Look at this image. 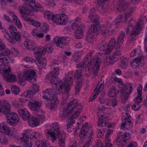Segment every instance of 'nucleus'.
Listing matches in <instances>:
<instances>
[{"label":"nucleus","instance_id":"nucleus-59","mask_svg":"<svg viewBox=\"0 0 147 147\" xmlns=\"http://www.w3.org/2000/svg\"><path fill=\"white\" fill-rule=\"evenodd\" d=\"M121 52L120 50H117L114 53L112 56L115 58L116 57L117 59L121 55Z\"/></svg>","mask_w":147,"mask_h":147},{"label":"nucleus","instance_id":"nucleus-28","mask_svg":"<svg viewBox=\"0 0 147 147\" xmlns=\"http://www.w3.org/2000/svg\"><path fill=\"white\" fill-rule=\"evenodd\" d=\"M142 55L139 56L138 57L134 59L131 62H130V65L133 68L136 69L139 67L142 59Z\"/></svg>","mask_w":147,"mask_h":147},{"label":"nucleus","instance_id":"nucleus-62","mask_svg":"<svg viewBox=\"0 0 147 147\" xmlns=\"http://www.w3.org/2000/svg\"><path fill=\"white\" fill-rule=\"evenodd\" d=\"M109 64L111 65L115 63L117 60L116 57L115 58V57L113 56L109 58Z\"/></svg>","mask_w":147,"mask_h":147},{"label":"nucleus","instance_id":"nucleus-25","mask_svg":"<svg viewBox=\"0 0 147 147\" xmlns=\"http://www.w3.org/2000/svg\"><path fill=\"white\" fill-rule=\"evenodd\" d=\"M24 44L25 47L28 49L33 51L36 50L38 48L37 47H36L34 42L31 40H27L24 42Z\"/></svg>","mask_w":147,"mask_h":147},{"label":"nucleus","instance_id":"nucleus-40","mask_svg":"<svg viewBox=\"0 0 147 147\" xmlns=\"http://www.w3.org/2000/svg\"><path fill=\"white\" fill-rule=\"evenodd\" d=\"M82 52L76 51L73 55V60L75 62H78L79 59L80 58L81 56L82 55Z\"/></svg>","mask_w":147,"mask_h":147},{"label":"nucleus","instance_id":"nucleus-30","mask_svg":"<svg viewBox=\"0 0 147 147\" xmlns=\"http://www.w3.org/2000/svg\"><path fill=\"white\" fill-rule=\"evenodd\" d=\"M87 123H85L82 126L79 136L81 138H84L87 134V132H89V128L87 127L86 125Z\"/></svg>","mask_w":147,"mask_h":147},{"label":"nucleus","instance_id":"nucleus-18","mask_svg":"<svg viewBox=\"0 0 147 147\" xmlns=\"http://www.w3.org/2000/svg\"><path fill=\"white\" fill-rule=\"evenodd\" d=\"M104 84L102 83H100L99 82L96 86V88L93 93V95L91 96L89 99V100L92 101L101 92L102 90L103 89Z\"/></svg>","mask_w":147,"mask_h":147},{"label":"nucleus","instance_id":"nucleus-34","mask_svg":"<svg viewBox=\"0 0 147 147\" xmlns=\"http://www.w3.org/2000/svg\"><path fill=\"white\" fill-rule=\"evenodd\" d=\"M73 74L72 73L70 72L66 75L65 79H64V83L68 84L69 87V84L72 83L73 80L72 78L73 76Z\"/></svg>","mask_w":147,"mask_h":147},{"label":"nucleus","instance_id":"nucleus-44","mask_svg":"<svg viewBox=\"0 0 147 147\" xmlns=\"http://www.w3.org/2000/svg\"><path fill=\"white\" fill-rule=\"evenodd\" d=\"M101 33L103 36L106 37L109 34V30L107 28L103 27L101 30Z\"/></svg>","mask_w":147,"mask_h":147},{"label":"nucleus","instance_id":"nucleus-33","mask_svg":"<svg viewBox=\"0 0 147 147\" xmlns=\"http://www.w3.org/2000/svg\"><path fill=\"white\" fill-rule=\"evenodd\" d=\"M51 99V104L49 106L50 110H54L57 107V104L58 103L59 99L56 97H54Z\"/></svg>","mask_w":147,"mask_h":147},{"label":"nucleus","instance_id":"nucleus-4","mask_svg":"<svg viewBox=\"0 0 147 147\" xmlns=\"http://www.w3.org/2000/svg\"><path fill=\"white\" fill-rule=\"evenodd\" d=\"M50 81L52 84H55L59 88V89H57L56 92L57 94H59L62 92V90L64 88V93L67 94L69 92L70 90V87L69 86V84L66 83H64L60 78L57 77H51L50 79Z\"/></svg>","mask_w":147,"mask_h":147},{"label":"nucleus","instance_id":"nucleus-52","mask_svg":"<svg viewBox=\"0 0 147 147\" xmlns=\"http://www.w3.org/2000/svg\"><path fill=\"white\" fill-rule=\"evenodd\" d=\"M12 36L14 39L17 41H20L21 40V36L20 35L19 33L18 32L12 34Z\"/></svg>","mask_w":147,"mask_h":147},{"label":"nucleus","instance_id":"nucleus-43","mask_svg":"<svg viewBox=\"0 0 147 147\" xmlns=\"http://www.w3.org/2000/svg\"><path fill=\"white\" fill-rule=\"evenodd\" d=\"M119 93V92L117 90L113 89L109 92L108 95L110 97H113L116 96Z\"/></svg>","mask_w":147,"mask_h":147},{"label":"nucleus","instance_id":"nucleus-19","mask_svg":"<svg viewBox=\"0 0 147 147\" xmlns=\"http://www.w3.org/2000/svg\"><path fill=\"white\" fill-rule=\"evenodd\" d=\"M122 19V16L120 15L118 16L115 20L112 23L110 26V28H111L112 31H115L117 26L120 24H122L123 22H122L121 20Z\"/></svg>","mask_w":147,"mask_h":147},{"label":"nucleus","instance_id":"nucleus-32","mask_svg":"<svg viewBox=\"0 0 147 147\" xmlns=\"http://www.w3.org/2000/svg\"><path fill=\"white\" fill-rule=\"evenodd\" d=\"M142 86L141 85H140L137 89L138 95L136 97L135 100V103L137 104H139L142 101Z\"/></svg>","mask_w":147,"mask_h":147},{"label":"nucleus","instance_id":"nucleus-55","mask_svg":"<svg viewBox=\"0 0 147 147\" xmlns=\"http://www.w3.org/2000/svg\"><path fill=\"white\" fill-rule=\"evenodd\" d=\"M127 140L125 139V138H124L123 139L122 138L121 140V141H119V143L117 144V145L121 147L124 146L126 144V142Z\"/></svg>","mask_w":147,"mask_h":147},{"label":"nucleus","instance_id":"nucleus-47","mask_svg":"<svg viewBox=\"0 0 147 147\" xmlns=\"http://www.w3.org/2000/svg\"><path fill=\"white\" fill-rule=\"evenodd\" d=\"M57 134L59 140H64L65 138V134L64 132L63 131H61L56 133Z\"/></svg>","mask_w":147,"mask_h":147},{"label":"nucleus","instance_id":"nucleus-49","mask_svg":"<svg viewBox=\"0 0 147 147\" xmlns=\"http://www.w3.org/2000/svg\"><path fill=\"white\" fill-rule=\"evenodd\" d=\"M1 52L5 56H8L11 53L10 50L6 47L3 49Z\"/></svg>","mask_w":147,"mask_h":147},{"label":"nucleus","instance_id":"nucleus-36","mask_svg":"<svg viewBox=\"0 0 147 147\" xmlns=\"http://www.w3.org/2000/svg\"><path fill=\"white\" fill-rule=\"evenodd\" d=\"M121 63L120 67L121 68L124 69H126L128 66V61L126 57L124 56H122L120 58Z\"/></svg>","mask_w":147,"mask_h":147},{"label":"nucleus","instance_id":"nucleus-23","mask_svg":"<svg viewBox=\"0 0 147 147\" xmlns=\"http://www.w3.org/2000/svg\"><path fill=\"white\" fill-rule=\"evenodd\" d=\"M115 38L113 37L111 38L107 45V48H105L104 53L105 54L108 55L111 52L112 50L115 48Z\"/></svg>","mask_w":147,"mask_h":147},{"label":"nucleus","instance_id":"nucleus-56","mask_svg":"<svg viewBox=\"0 0 147 147\" xmlns=\"http://www.w3.org/2000/svg\"><path fill=\"white\" fill-rule=\"evenodd\" d=\"M43 26L42 28V30L44 33H47L48 30H49V28L47 24L46 23L43 24Z\"/></svg>","mask_w":147,"mask_h":147},{"label":"nucleus","instance_id":"nucleus-2","mask_svg":"<svg viewBox=\"0 0 147 147\" xmlns=\"http://www.w3.org/2000/svg\"><path fill=\"white\" fill-rule=\"evenodd\" d=\"M11 105L8 102L4 101L0 103V112L7 115V122L10 125H16L19 121L16 113L11 112Z\"/></svg>","mask_w":147,"mask_h":147},{"label":"nucleus","instance_id":"nucleus-11","mask_svg":"<svg viewBox=\"0 0 147 147\" xmlns=\"http://www.w3.org/2000/svg\"><path fill=\"white\" fill-rule=\"evenodd\" d=\"M101 61V59L98 57L96 59L95 58L90 61L89 67L93 69L92 71L93 72V75L94 77L98 75Z\"/></svg>","mask_w":147,"mask_h":147},{"label":"nucleus","instance_id":"nucleus-8","mask_svg":"<svg viewBox=\"0 0 147 147\" xmlns=\"http://www.w3.org/2000/svg\"><path fill=\"white\" fill-rule=\"evenodd\" d=\"M3 68H2V66H0V73L3 74V77L6 81L8 82H14L16 80V76L13 74H10L11 68L9 66H6L4 65Z\"/></svg>","mask_w":147,"mask_h":147},{"label":"nucleus","instance_id":"nucleus-39","mask_svg":"<svg viewBox=\"0 0 147 147\" xmlns=\"http://www.w3.org/2000/svg\"><path fill=\"white\" fill-rule=\"evenodd\" d=\"M34 94V92L31 90H29L28 91H26L22 95V97L26 98H29L32 96Z\"/></svg>","mask_w":147,"mask_h":147},{"label":"nucleus","instance_id":"nucleus-46","mask_svg":"<svg viewBox=\"0 0 147 147\" xmlns=\"http://www.w3.org/2000/svg\"><path fill=\"white\" fill-rule=\"evenodd\" d=\"M40 137V134L38 132H33L30 135V139L33 140H35L38 139Z\"/></svg>","mask_w":147,"mask_h":147},{"label":"nucleus","instance_id":"nucleus-24","mask_svg":"<svg viewBox=\"0 0 147 147\" xmlns=\"http://www.w3.org/2000/svg\"><path fill=\"white\" fill-rule=\"evenodd\" d=\"M37 51L34 52L35 57L37 61L39 60H41L42 58L41 56L42 55L45 54L46 50L45 48L41 47L40 48L37 49Z\"/></svg>","mask_w":147,"mask_h":147},{"label":"nucleus","instance_id":"nucleus-41","mask_svg":"<svg viewBox=\"0 0 147 147\" xmlns=\"http://www.w3.org/2000/svg\"><path fill=\"white\" fill-rule=\"evenodd\" d=\"M45 16L48 20H52L53 21V19L54 18V16L53 13L49 11H46L44 13Z\"/></svg>","mask_w":147,"mask_h":147},{"label":"nucleus","instance_id":"nucleus-10","mask_svg":"<svg viewBox=\"0 0 147 147\" xmlns=\"http://www.w3.org/2000/svg\"><path fill=\"white\" fill-rule=\"evenodd\" d=\"M132 89V86L130 83L126 84L124 85L121 91L122 101L123 102L125 100L128 99Z\"/></svg>","mask_w":147,"mask_h":147},{"label":"nucleus","instance_id":"nucleus-21","mask_svg":"<svg viewBox=\"0 0 147 147\" xmlns=\"http://www.w3.org/2000/svg\"><path fill=\"white\" fill-rule=\"evenodd\" d=\"M0 132L9 136H12V134H10V130L9 127L5 124L4 122L0 123Z\"/></svg>","mask_w":147,"mask_h":147},{"label":"nucleus","instance_id":"nucleus-12","mask_svg":"<svg viewBox=\"0 0 147 147\" xmlns=\"http://www.w3.org/2000/svg\"><path fill=\"white\" fill-rule=\"evenodd\" d=\"M27 4L28 7L32 9L34 11L42 12L44 9L43 7L39 3L35 2V0H22Z\"/></svg>","mask_w":147,"mask_h":147},{"label":"nucleus","instance_id":"nucleus-42","mask_svg":"<svg viewBox=\"0 0 147 147\" xmlns=\"http://www.w3.org/2000/svg\"><path fill=\"white\" fill-rule=\"evenodd\" d=\"M12 18L13 19L14 22L16 25L19 28H22V26L20 22V20L18 19L17 16L16 15H13Z\"/></svg>","mask_w":147,"mask_h":147},{"label":"nucleus","instance_id":"nucleus-38","mask_svg":"<svg viewBox=\"0 0 147 147\" xmlns=\"http://www.w3.org/2000/svg\"><path fill=\"white\" fill-rule=\"evenodd\" d=\"M60 129L59 126L56 123H53L51 125L50 129L55 133L57 132Z\"/></svg>","mask_w":147,"mask_h":147},{"label":"nucleus","instance_id":"nucleus-60","mask_svg":"<svg viewBox=\"0 0 147 147\" xmlns=\"http://www.w3.org/2000/svg\"><path fill=\"white\" fill-rule=\"evenodd\" d=\"M47 133L48 134H49L51 136V140L53 142H54V141L56 140L55 134V133L53 132H50L48 131Z\"/></svg>","mask_w":147,"mask_h":147},{"label":"nucleus","instance_id":"nucleus-58","mask_svg":"<svg viewBox=\"0 0 147 147\" xmlns=\"http://www.w3.org/2000/svg\"><path fill=\"white\" fill-rule=\"evenodd\" d=\"M10 35L9 34H7L4 35V37L7 39L9 42H12L13 44H14L15 42L12 38L10 37Z\"/></svg>","mask_w":147,"mask_h":147},{"label":"nucleus","instance_id":"nucleus-61","mask_svg":"<svg viewBox=\"0 0 147 147\" xmlns=\"http://www.w3.org/2000/svg\"><path fill=\"white\" fill-rule=\"evenodd\" d=\"M48 93L47 92V89L43 91V95L42 96L43 98L49 100L50 99V95L48 94Z\"/></svg>","mask_w":147,"mask_h":147},{"label":"nucleus","instance_id":"nucleus-16","mask_svg":"<svg viewBox=\"0 0 147 147\" xmlns=\"http://www.w3.org/2000/svg\"><path fill=\"white\" fill-rule=\"evenodd\" d=\"M142 29V25L140 24V22H138L136 25L133 30L131 32V36L129 37L128 43L131 44L133 43L135 40V39L132 36L133 35L135 36L138 35L140 33V31Z\"/></svg>","mask_w":147,"mask_h":147},{"label":"nucleus","instance_id":"nucleus-53","mask_svg":"<svg viewBox=\"0 0 147 147\" xmlns=\"http://www.w3.org/2000/svg\"><path fill=\"white\" fill-rule=\"evenodd\" d=\"M9 30L12 35L18 32L16 28L13 26H9Z\"/></svg>","mask_w":147,"mask_h":147},{"label":"nucleus","instance_id":"nucleus-13","mask_svg":"<svg viewBox=\"0 0 147 147\" xmlns=\"http://www.w3.org/2000/svg\"><path fill=\"white\" fill-rule=\"evenodd\" d=\"M68 20L67 16L64 13L57 14L53 19L54 22L60 25H64L65 24Z\"/></svg>","mask_w":147,"mask_h":147},{"label":"nucleus","instance_id":"nucleus-37","mask_svg":"<svg viewBox=\"0 0 147 147\" xmlns=\"http://www.w3.org/2000/svg\"><path fill=\"white\" fill-rule=\"evenodd\" d=\"M107 47V44L105 40H103L98 45L97 50L104 52L105 51L106 47Z\"/></svg>","mask_w":147,"mask_h":147},{"label":"nucleus","instance_id":"nucleus-6","mask_svg":"<svg viewBox=\"0 0 147 147\" xmlns=\"http://www.w3.org/2000/svg\"><path fill=\"white\" fill-rule=\"evenodd\" d=\"M127 4L125 1L120 0L118 4L117 9L120 11H123L125 14V20L126 21L127 18L131 16L133 12L136 9L135 7L127 8Z\"/></svg>","mask_w":147,"mask_h":147},{"label":"nucleus","instance_id":"nucleus-50","mask_svg":"<svg viewBox=\"0 0 147 147\" xmlns=\"http://www.w3.org/2000/svg\"><path fill=\"white\" fill-rule=\"evenodd\" d=\"M45 60V59L43 58L42 59V61L40 60L38 61L37 62L38 66H41L42 67H44L47 65V63Z\"/></svg>","mask_w":147,"mask_h":147},{"label":"nucleus","instance_id":"nucleus-20","mask_svg":"<svg viewBox=\"0 0 147 147\" xmlns=\"http://www.w3.org/2000/svg\"><path fill=\"white\" fill-rule=\"evenodd\" d=\"M125 33L121 31L119 33V36L117 38L116 42L115 39V48L116 49H119L120 48L121 45L124 42V38L125 36Z\"/></svg>","mask_w":147,"mask_h":147},{"label":"nucleus","instance_id":"nucleus-26","mask_svg":"<svg viewBox=\"0 0 147 147\" xmlns=\"http://www.w3.org/2000/svg\"><path fill=\"white\" fill-rule=\"evenodd\" d=\"M19 11L20 12L21 16L24 20H26V15H28L30 11V10L26 7L19 6L18 7Z\"/></svg>","mask_w":147,"mask_h":147},{"label":"nucleus","instance_id":"nucleus-54","mask_svg":"<svg viewBox=\"0 0 147 147\" xmlns=\"http://www.w3.org/2000/svg\"><path fill=\"white\" fill-rule=\"evenodd\" d=\"M100 102L102 104H104L107 106H109L110 100L106 98H103L100 100Z\"/></svg>","mask_w":147,"mask_h":147},{"label":"nucleus","instance_id":"nucleus-15","mask_svg":"<svg viewBox=\"0 0 147 147\" xmlns=\"http://www.w3.org/2000/svg\"><path fill=\"white\" fill-rule=\"evenodd\" d=\"M69 38L66 36L60 37H55L53 39L54 43L56 46L61 48H63L68 44Z\"/></svg>","mask_w":147,"mask_h":147},{"label":"nucleus","instance_id":"nucleus-31","mask_svg":"<svg viewBox=\"0 0 147 147\" xmlns=\"http://www.w3.org/2000/svg\"><path fill=\"white\" fill-rule=\"evenodd\" d=\"M22 141L24 142V147H31L32 144L31 140L29 139L28 136L26 135L23 136L22 139Z\"/></svg>","mask_w":147,"mask_h":147},{"label":"nucleus","instance_id":"nucleus-3","mask_svg":"<svg viewBox=\"0 0 147 147\" xmlns=\"http://www.w3.org/2000/svg\"><path fill=\"white\" fill-rule=\"evenodd\" d=\"M36 73L34 70L28 71H25L23 74L22 76H19L18 77V81L20 84L22 86H24L25 84V80L30 81L32 84L35 83L36 81V79H35L36 77ZM33 87L32 91L36 92L39 91V86L36 84H32Z\"/></svg>","mask_w":147,"mask_h":147},{"label":"nucleus","instance_id":"nucleus-1","mask_svg":"<svg viewBox=\"0 0 147 147\" xmlns=\"http://www.w3.org/2000/svg\"><path fill=\"white\" fill-rule=\"evenodd\" d=\"M88 18L90 20V21L96 24L95 25L94 24L91 25L86 36V41L90 43L93 41L94 36L99 33L100 27L99 25V16L95 13L94 9L92 8L90 9Z\"/></svg>","mask_w":147,"mask_h":147},{"label":"nucleus","instance_id":"nucleus-22","mask_svg":"<svg viewBox=\"0 0 147 147\" xmlns=\"http://www.w3.org/2000/svg\"><path fill=\"white\" fill-rule=\"evenodd\" d=\"M18 112L20 116L25 120H27L29 117H31L30 112L26 109H19Z\"/></svg>","mask_w":147,"mask_h":147},{"label":"nucleus","instance_id":"nucleus-48","mask_svg":"<svg viewBox=\"0 0 147 147\" xmlns=\"http://www.w3.org/2000/svg\"><path fill=\"white\" fill-rule=\"evenodd\" d=\"M86 61L85 62H83L82 63H80L79 64L77 65V67L79 69H82V71H83L84 68L86 67V65H87V63H88V62L86 63Z\"/></svg>","mask_w":147,"mask_h":147},{"label":"nucleus","instance_id":"nucleus-57","mask_svg":"<svg viewBox=\"0 0 147 147\" xmlns=\"http://www.w3.org/2000/svg\"><path fill=\"white\" fill-rule=\"evenodd\" d=\"M75 49L76 51L83 52V47L80 43H78L76 45L75 47Z\"/></svg>","mask_w":147,"mask_h":147},{"label":"nucleus","instance_id":"nucleus-29","mask_svg":"<svg viewBox=\"0 0 147 147\" xmlns=\"http://www.w3.org/2000/svg\"><path fill=\"white\" fill-rule=\"evenodd\" d=\"M83 28V26H80L76 30L74 35L76 38L80 39L82 38L84 35Z\"/></svg>","mask_w":147,"mask_h":147},{"label":"nucleus","instance_id":"nucleus-5","mask_svg":"<svg viewBox=\"0 0 147 147\" xmlns=\"http://www.w3.org/2000/svg\"><path fill=\"white\" fill-rule=\"evenodd\" d=\"M66 108L67 111L71 113L74 111H75V113L72 115V117L74 118L77 117L79 115L82 109V107L79 105L78 100L74 99L68 103Z\"/></svg>","mask_w":147,"mask_h":147},{"label":"nucleus","instance_id":"nucleus-27","mask_svg":"<svg viewBox=\"0 0 147 147\" xmlns=\"http://www.w3.org/2000/svg\"><path fill=\"white\" fill-rule=\"evenodd\" d=\"M120 138H121V140L125 138L126 140H129L130 138V134L129 133L125 132L123 133L122 132H120L118 134V136L114 142V144H117L119 143L118 142V140Z\"/></svg>","mask_w":147,"mask_h":147},{"label":"nucleus","instance_id":"nucleus-14","mask_svg":"<svg viewBox=\"0 0 147 147\" xmlns=\"http://www.w3.org/2000/svg\"><path fill=\"white\" fill-rule=\"evenodd\" d=\"M34 115L35 117H32L31 115V117H29L27 119L28 121V123L29 125L31 127H34L38 126L39 125V122H41L43 121L45 118H41V116H38L37 115L36 113H35Z\"/></svg>","mask_w":147,"mask_h":147},{"label":"nucleus","instance_id":"nucleus-7","mask_svg":"<svg viewBox=\"0 0 147 147\" xmlns=\"http://www.w3.org/2000/svg\"><path fill=\"white\" fill-rule=\"evenodd\" d=\"M29 100L28 104L29 108L32 110L35 111V113H36L37 115L41 116L42 118L45 117L44 113L40 109L42 105V102L33 99H29Z\"/></svg>","mask_w":147,"mask_h":147},{"label":"nucleus","instance_id":"nucleus-17","mask_svg":"<svg viewBox=\"0 0 147 147\" xmlns=\"http://www.w3.org/2000/svg\"><path fill=\"white\" fill-rule=\"evenodd\" d=\"M82 69L77 70L76 71L75 74L74 75V78H77L78 80L77 81L78 83L76 86H75V94H77L79 92L80 86L82 84V80H81V77L82 76Z\"/></svg>","mask_w":147,"mask_h":147},{"label":"nucleus","instance_id":"nucleus-35","mask_svg":"<svg viewBox=\"0 0 147 147\" xmlns=\"http://www.w3.org/2000/svg\"><path fill=\"white\" fill-rule=\"evenodd\" d=\"M60 112L59 113V116L62 119H64L66 117H68L69 116V114H71L69 112L67 111V109L66 110L64 109H60Z\"/></svg>","mask_w":147,"mask_h":147},{"label":"nucleus","instance_id":"nucleus-9","mask_svg":"<svg viewBox=\"0 0 147 147\" xmlns=\"http://www.w3.org/2000/svg\"><path fill=\"white\" fill-rule=\"evenodd\" d=\"M106 109L104 105H100L99 106V111L98 112V121L97 123L98 126L102 127L104 126H106L107 123L108 122L109 118L106 117L103 115H100L101 111H102Z\"/></svg>","mask_w":147,"mask_h":147},{"label":"nucleus","instance_id":"nucleus-63","mask_svg":"<svg viewBox=\"0 0 147 147\" xmlns=\"http://www.w3.org/2000/svg\"><path fill=\"white\" fill-rule=\"evenodd\" d=\"M8 139L6 137H2L0 138V142L6 144H8Z\"/></svg>","mask_w":147,"mask_h":147},{"label":"nucleus","instance_id":"nucleus-45","mask_svg":"<svg viewBox=\"0 0 147 147\" xmlns=\"http://www.w3.org/2000/svg\"><path fill=\"white\" fill-rule=\"evenodd\" d=\"M59 67H54L52 71L50 73V75H51V77H57V76L59 74Z\"/></svg>","mask_w":147,"mask_h":147},{"label":"nucleus","instance_id":"nucleus-64","mask_svg":"<svg viewBox=\"0 0 147 147\" xmlns=\"http://www.w3.org/2000/svg\"><path fill=\"white\" fill-rule=\"evenodd\" d=\"M59 147H65V139L59 140Z\"/></svg>","mask_w":147,"mask_h":147},{"label":"nucleus","instance_id":"nucleus-51","mask_svg":"<svg viewBox=\"0 0 147 147\" xmlns=\"http://www.w3.org/2000/svg\"><path fill=\"white\" fill-rule=\"evenodd\" d=\"M11 90L12 92L16 95H18L20 93L19 88L15 86L12 87Z\"/></svg>","mask_w":147,"mask_h":147}]
</instances>
